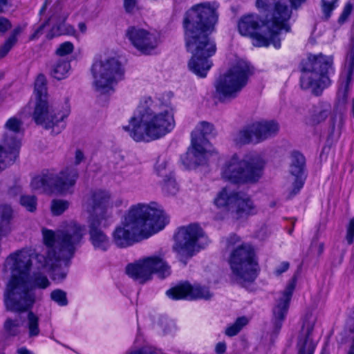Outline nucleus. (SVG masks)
Here are the masks:
<instances>
[{
	"label": "nucleus",
	"mask_w": 354,
	"mask_h": 354,
	"mask_svg": "<svg viewBox=\"0 0 354 354\" xmlns=\"http://www.w3.org/2000/svg\"><path fill=\"white\" fill-rule=\"evenodd\" d=\"M296 279L293 277L288 283L286 289L283 290L281 297L277 301V305L273 308L272 317V337H276L283 325L286 314L288 313L289 303L295 290Z\"/></svg>",
	"instance_id": "20"
},
{
	"label": "nucleus",
	"mask_w": 354,
	"mask_h": 354,
	"mask_svg": "<svg viewBox=\"0 0 354 354\" xmlns=\"http://www.w3.org/2000/svg\"><path fill=\"white\" fill-rule=\"evenodd\" d=\"M17 354H33V353L28 350L26 347H21L17 350Z\"/></svg>",
	"instance_id": "59"
},
{
	"label": "nucleus",
	"mask_w": 354,
	"mask_h": 354,
	"mask_svg": "<svg viewBox=\"0 0 354 354\" xmlns=\"http://www.w3.org/2000/svg\"><path fill=\"white\" fill-rule=\"evenodd\" d=\"M214 126L207 122H201L192 133V145L182 162L187 169H194L206 162L209 141L206 136L213 133Z\"/></svg>",
	"instance_id": "16"
},
{
	"label": "nucleus",
	"mask_w": 354,
	"mask_h": 354,
	"mask_svg": "<svg viewBox=\"0 0 354 354\" xmlns=\"http://www.w3.org/2000/svg\"><path fill=\"white\" fill-rule=\"evenodd\" d=\"M315 324V318L311 315H306L299 331L297 342V354H314L315 344L311 338L312 333Z\"/></svg>",
	"instance_id": "23"
},
{
	"label": "nucleus",
	"mask_w": 354,
	"mask_h": 354,
	"mask_svg": "<svg viewBox=\"0 0 354 354\" xmlns=\"http://www.w3.org/2000/svg\"><path fill=\"white\" fill-rule=\"evenodd\" d=\"M34 285L40 288H46L50 285V281L44 274L35 273L33 276Z\"/></svg>",
	"instance_id": "43"
},
{
	"label": "nucleus",
	"mask_w": 354,
	"mask_h": 354,
	"mask_svg": "<svg viewBox=\"0 0 354 354\" xmlns=\"http://www.w3.org/2000/svg\"><path fill=\"white\" fill-rule=\"evenodd\" d=\"M339 0H321V10L323 19L328 20L333 11L337 7Z\"/></svg>",
	"instance_id": "37"
},
{
	"label": "nucleus",
	"mask_w": 354,
	"mask_h": 354,
	"mask_svg": "<svg viewBox=\"0 0 354 354\" xmlns=\"http://www.w3.org/2000/svg\"><path fill=\"white\" fill-rule=\"evenodd\" d=\"M301 72V88L310 91L316 96H319L331 84L330 75L335 72L333 58L322 53L310 55L302 62Z\"/></svg>",
	"instance_id": "8"
},
{
	"label": "nucleus",
	"mask_w": 354,
	"mask_h": 354,
	"mask_svg": "<svg viewBox=\"0 0 354 354\" xmlns=\"http://www.w3.org/2000/svg\"><path fill=\"white\" fill-rule=\"evenodd\" d=\"M351 80L352 78L344 77V75L342 74L340 77L341 86L337 93L339 104H345L346 103L348 96L349 86Z\"/></svg>",
	"instance_id": "33"
},
{
	"label": "nucleus",
	"mask_w": 354,
	"mask_h": 354,
	"mask_svg": "<svg viewBox=\"0 0 354 354\" xmlns=\"http://www.w3.org/2000/svg\"><path fill=\"white\" fill-rule=\"evenodd\" d=\"M247 324L248 319L245 317H239L234 324L226 328L225 333L227 336L233 337L237 335Z\"/></svg>",
	"instance_id": "38"
},
{
	"label": "nucleus",
	"mask_w": 354,
	"mask_h": 354,
	"mask_svg": "<svg viewBox=\"0 0 354 354\" xmlns=\"http://www.w3.org/2000/svg\"><path fill=\"white\" fill-rule=\"evenodd\" d=\"M352 10H353V5L350 2H348L345 5L342 12L339 17L338 22L339 24L344 23L347 20V19L348 18L350 15L351 14Z\"/></svg>",
	"instance_id": "47"
},
{
	"label": "nucleus",
	"mask_w": 354,
	"mask_h": 354,
	"mask_svg": "<svg viewBox=\"0 0 354 354\" xmlns=\"http://www.w3.org/2000/svg\"><path fill=\"white\" fill-rule=\"evenodd\" d=\"M48 5V1H46L45 3H44L43 6L40 9L39 15H41L46 12Z\"/></svg>",
	"instance_id": "62"
},
{
	"label": "nucleus",
	"mask_w": 354,
	"mask_h": 354,
	"mask_svg": "<svg viewBox=\"0 0 354 354\" xmlns=\"http://www.w3.org/2000/svg\"><path fill=\"white\" fill-rule=\"evenodd\" d=\"M126 36L134 47L146 55L150 54L158 46L156 35L143 28L131 26L127 30Z\"/></svg>",
	"instance_id": "21"
},
{
	"label": "nucleus",
	"mask_w": 354,
	"mask_h": 354,
	"mask_svg": "<svg viewBox=\"0 0 354 354\" xmlns=\"http://www.w3.org/2000/svg\"><path fill=\"white\" fill-rule=\"evenodd\" d=\"M256 133V142H261L274 136L279 131V124L273 120L253 123Z\"/></svg>",
	"instance_id": "27"
},
{
	"label": "nucleus",
	"mask_w": 354,
	"mask_h": 354,
	"mask_svg": "<svg viewBox=\"0 0 354 354\" xmlns=\"http://www.w3.org/2000/svg\"><path fill=\"white\" fill-rule=\"evenodd\" d=\"M20 204L29 212H35L37 208V199L34 196L24 195L20 197Z\"/></svg>",
	"instance_id": "39"
},
{
	"label": "nucleus",
	"mask_w": 354,
	"mask_h": 354,
	"mask_svg": "<svg viewBox=\"0 0 354 354\" xmlns=\"http://www.w3.org/2000/svg\"><path fill=\"white\" fill-rule=\"evenodd\" d=\"M23 122L16 117L10 118L5 124L6 132L3 136L2 145H0V150L2 151H10L17 149V158L19 156L21 146L19 135L22 133Z\"/></svg>",
	"instance_id": "22"
},
{
	"label": "nucleus",
	"mask_w": 354,
	"mask_h": 354,
	"mask_svg": "<svg viewBox=\"0 0 354 354\" xmlns=\"http://www.w3.org/2000/svg\"><path fill=\"white\" fill-rule=\"evenodd\" d=\"M91 72L95 90L101 93L109 92L124 75L122 64L115 57L95 62L92 66Z\"/></svg>",
	"instance_id": "17"
},
{
	"label": "nucleus",
	"mask_w": 354,
	"mask_h": 354,
	"mask_svg": "<svg viewBox=\"0 0 354 354\" xmlns=\"http://www.w3.org/2000/svg\"><path fill=\"white\" fill-rule=\"evenodd\" d=\"M65 26L64 24H60L57 27H53L52 31L54 32L52 36L49 38H53L55 35H59L62 34H70L74 32V29L71 26H68L66 28V30H62Z\"/></svg>",
	"instance_id": "48"
},
{
	"label": "nucleus",
	"mask_w": 354,
	"mask_h": 354,
	"mask_svg": "<svg viewBox=\"0 0 354 354\" xmlns=\"http://www.w3.org/2000/svg\"><path fill=\"white\" fill-rule=\"evenodd\" d=\"M23 31V28L18 26L15 27L10 32L9 37L5 40L3 44L0 46V59L6 57L10 50L15 46L18 41V37Z\"/></svg>",
	"instance_id": "29"
},
{
	"label": "nucleus",
	"mask_w": 354,
	"mask_h": 354,
	"mask_svg": "<svg viewBox=\"0 0 354 354\" xmlns=\"http://www.w3.org/2000/svg\"><path fill=\"white\" fill-rule=\"evenodd\" d=\"M346 240L347 243L351 245L354 241V217L352 218L347 226Z\"/></svg>",
	"instance_id": "46"
},
{
	"label": "nucleus",
	"mask_w": 354,
	"mask_h": 354,
	"mask_svg": "<svg viewBox=\"0 0 354 354\" xmlns=\"http://www.w3.org/2000/svg\"><path fill=\"white\" fill-rule=\"evenodd\" d=\"M8 1L7 0H0V13L4 12V8L7 6Z\"/></svg>",
	"instance_id": "61"
},
{
	"label": "nucleus",
	"mask_w": 354,
	"mask_h": 354,
	"mask_svg": "<svg viewBox=\"0 0 354 354\" xmlns=\"http://www.w3.org/2000/svg\"><path fill=\"white\" fill-rule=\"evenodd\" d=\"M39 317L32 311H29L27 315L26 327L28 328L30 337H37L39 335Z\"/></svg>",
	"instance_id": "30"
},
{
	"label": "nucleus",
	"mask_w": 354,
	"mask_h": 354,
	"mask_svg": "<svg viewBox=\"0 0 354 354\" xmlns=\"http://www.w3.org/2000/svg\"><path fill=\"white\" fill-rule=\"evenodd\" d=\"M46 84L45 75L39 74L35 82L36 104L32 118L37 124L46 129H51L53 133L58 134L65 129L64 120L68 116L70 111H60L48 104Z\"/></svg>",
	"instance_id": "9"
},
{
	"label": "nucleus",
	"mask_w": 354,
	"mask_h": 354,
	"mask_svg": "<svg viewBox=\"0 0 354 354\" xmlns=\"http://www.w3.org/2000/svg\"><path fill=\"white\" fill-rule=\"evenodd\" d=\"M19 322L17 319L13 320L12 319H7L4 323V329L6 333L15 336L19 333Z\"/></svg>",
	"instance_id": "42"
},
{
	"label": "nucleus",
	"mask_w": 354,
	"mask_h": 354,
	"mask_svg": "<svg viewBox=\"0 0 354 354\" xmlns=\"http://www.w3.org/2000/svg\"><path fill=\"white\" fill-rule=\"evenodd\" d=\"M112 207L111 194L106 190L91 191L86 200L89 241L95 250L106 252L111 245V240L102 229L111 223Z\"/></svg>",
	"instance_id": "6"
},
{
	"label": "nucleus",
	"mask_w": 354,
	"mask_h": 354,
	"mask_svg": "<svg viewBox=\"0 0 354 354\" xmlns=\"http://www.w3.org/2000/svg\"><path fill=\"white\" fill-rule=\"evenodd\" d=\"M290 0H281L276 5L265 10L262 21L266 31L263 35L256 36L255 45L258 47L268 46L272 44L276 48L281 46L279 35L282 30L290 31L289 20L292 15Z\"/></svg>",
	"instance_id": "10"
},
{
	"label": "nucleus",
	"mask_w": 354,
	"mask_h": 354,
	"mask_svg": "<svg viewBox=\"0 0 354 354\" xmlns=\"http://www.w3.org/2000/svg\"><path fill=\"white\" fill-rule=\"evenodd\" d=\"M289 263L287 261L282 262L278 268H276L274 272L276 275L279 276L281 275L282 273L288 270L289 268Z\"/></svg>",
	"instance_id": "53"
},
{
	"label": "nucleus",
	"mask_w": 354,
	"mask_h": 354,
	"mask_svg": "<svg viewBox=\"0 0 354 354\" xmlns=\"http://www.w3.org/2000/svg\"><path fill=\"white\" fill-rule=\"evenodd\" d=\"M17 149L10 151H2L0 150V171L4 170L8 166L12 165L17 159Z\"/></svg>",
	"instance_id": "35"
},
{
	"label": "nucleus",
	"mask_w": 354,
	"mask_h": 354,
	"mask_svg": "<svg viewBox=\"0 0 354 354\" xmlns=\"http://www.w3.org/2000/svg\"><path fill=\"white\" fill-rule=\"evenodd\" d=\"M168 223V216L156 203L133 205L113 231L112 242L120 248L129 247L160 231Z\"/></svg>",
	"instance_id": "3"
},
{
	"label": "nucleus",
	"mask_w": 354,
	"mask_h": 354,
	"mask_svg": "<svg viewBox=\"0 0 354 354\" xmlns=\"http://www.w3.org/2000/svg\"><path fill=\"white\" fill-rule=\"evenodd\" d=\"M265 165L258 154H248L243 159L234 154L224 165L222 178L234 184L255 183L261 178Z\"/></svg>",
	"instance_id": "11"
},
{
	"label": "nucleus",
	"mask_w": 354,
	"mask_h": 354,
	"mask_svg": "<svg viewBox=\"0 0 354 354\" xmlns=\"http://www.w3.org/2000/svg\"><path fill=\"white\" fill-rule=\"evenodd\" d=\"M166 295L174 300H208L213 296V294L210 292L208 288L202 286L200 284L192 286L189 283H184L170 288L166 292Z\"/></svg>",
	"instance_id": "19"
},
{
	"label": "nucleus",
	"mask_w": 354,
	"mask_h": 354,
	"mask_svg": "<svg viewBox=\"0 0 354 354\" xmlns=\"http://www.w3.org/2000/svg\"><path fill=\"white\" fill-rule=\"evenodd\" d=\"M214 203L217 207L231 212L236 219L257 213L256 206L249 197L238 192L229 193L226 188L218 193Z\"/></svg>",
	"instance_id": "18"
},
{
	"label": "nucleus",
	"mask_w": 354,
	"mask_h": 354,
	"mask_svg": "<svg viewBox=\"0 0 354 354\" xmlns=\"http://www.w3.org/2000/svg\"><path fill=\"white\" fill-rule=\"evenodd\" d=\"M12 28V23L10 21L4 17H0V32L1 34H5Z\"/></svg>",
	"instance_id": "49"
},
{
	"label": "nucleus",
	"mask_w": 354,
	"mask_h": 354,
	"mask_svg": "<svg viewBox=\"0 0 354 354\" xmlns=\"http://www.w3.org/2000/svg\"><path fill=\"white\" fill-rule=\"evenodd\" d=\"M137 0H124V8L127 13H133L137 9Z\"/></svg>",
	"instance_id": "50"
},
{
	"label": "nucleus",
	"mask_w": 354,
	"mask_h": 354,
	"mask_svg": "<svg viewBox=\"0 0 354 354\" xmlns=\"http://www.w3.org/2000/svg\"><path fill=\"white\" fill-rule=\"evenodd\" d=\"M291 162L290 165V173L295 176V181L292 183V189L287 195L288 199L292 198L297 195L304 184V178L303 177L306 159L305 157L299 151H293L291 153Z\"/></svg>",
	"instance_id": "24"
},
{
	"label": "nucleus",
	"mask_w": 354,
	"mask_h": 354,
	"mask_svg": "<svg viewBox=\"0 0 354 354\" xmlns=\"http://www.w3.org/2000/svg\"><path fill=\"white\" fill-rule=\"evenodd\" d=\"M86 234L84 225L70 221L55 232L42 229L46 256L37 254V259L47 268L54 281H62L68 273V261L73 257Z\"/></svg>",
	"instance_id": "2"
},
{
	"label": "nucleus",
	"mask_w": 354,
	"mask_h": 354,
	"mask_svg": "<svg viewBox=\"0 0 354 354\" xmlns=\"http://www.w3.org/2000/svg\"><path fill=\"white\" fill-rule=\"evenodd\" d=\"M331 114V104L326 101H319L309 109L306 122L310 126L316 127L325 122Z\"/></svg>",
	"instance_id": "25"
},
{
	"label": "nucleus",
	"mask_w": 354,
	"mask_h": 354,
	"mask_svg": "<svg viewBox=\"0 0 354 354\" xmlns=\"http://www.w3.org/2000/svg\"><path fill=\"white\" fill-rule=\"evenodd\" d=\"M84 156L82 151L77 149L75 152V165H79L84 159Z\"/></svg>",
	"instance_id": "57"
},
{
	"label": "nucleus",
	"mask_w": 354,
	"mask_h": 354,
	"mask_svg": "<svg viewBox=\"0 0 354 354\" xmlns=\"http://www.w3.org/2000/svg\"><path fill=\"white\" fill-rule=\"evenodd\" d=\"M31 267V253L27 249L16 250L6 257L3 272L11 274L4 293L8 310L24 312L32 307L35 297L28 283Z\"/></svg>",
	"instance_id": "5"
},
{
	"label": "nucleus",
	"mask_w": 354,
	"mask_h": 354,
	"mask_svg": "<svg viewBox=\"0 0 354 354\" xmlns=\"http://www.w3.org/2000/svg\"><path fill=\"white\" fill-rule=\"evenodd\" d=\"M259 27V19L257 15H248L241 17L238 24L239 31L241 35L248 36L253 39L255 45L256 36L261 35L257 32Z\"/></svg>",
	"instance_id": "26"
},
{
	"label": "nucleus",
	"mask_w": 354,
	"mask_h": 354,
	"mask_svg": "<svg viewBox=\"0 0 354 354\" xmlns=\"http://www.w3.org/2000/svg\"><path fill=\"white\" fill-rule=\"evenodd\" d=\"M49 19L44 21L42 24H41L34 32V33L31 35L30 39H35L39 37V35L42 33L44 28L48 24Z\"/></svg>",
	"instance_id": "52"
},
{
	"label": "nucleus",
	"mask_w": 354,
	"mask_h": 354,
	"mask_svg": "<svg viewBox=\"0 0 354 354\" xmlns=\"http://www.w3.org/2000/svg\"><path fill=\"white\" fill-rule=\"evenodd\" d=\"M127 274L134 281L143 284L152 279L153 274L165 279L170 275L171 267L162 254L144 257L126 267Z\"/></svg>",
	"instance_id": "15"
},
{
	"label": "nucleus",
	"mask_w": 354,
	"mask_h": 354,
	"mask_svg": "<svg viewBox=\"0 0 354 354\" xmlns=\"http://www.w3.org/2000/svg\"><path fill=\"white\" fill-rule=\"evenodd\" d=\"M354 72V44H351L349 46L346 60H345V67L344 71L342 74L344 75V77H347L348 78L353 77V74Z\"/></svg>",
	"instance_id": "34"
},
{
	"label": "nucleus",
	"mask_w": 354,
	"mask_h": 354,
	"mask_svg": "<svg viewBox=\"0 0 354 354\" xmlns=\"http://www.w3.org/2000/svg\"><path fill=\"white\" fill-rule=\"evenodd\" d=\"M175 127L174 113L170 106L160 100L145 98L138 106L129 124L123 129L136 142H150L160 139Z\"/></svg>",
	"instance_id": "4"
},
{
	"label": "nucleus",
	"mask_w": 354,
	"mask_h": 354,
	"mask_svg": "<svg viewBox=\"0 0 354 354\" xmlns=\"http://www.w3.org/2000/svg\"><path fill=\"white\" fill-rule=\"evenodd\" d=\"M253 123L248 125L233 135V141L236 145H244L256 142V133Z\"/></svg>",
	"instance_id": "28"
},
{
	"label": "nucleus",
	"mask_w": 354,
	"mask_h": 354,
	"mask_svg": "<svg viewBox=\"0 0 354 354\" xmlns=\"http://www.w3.org/2000/svg\"><path fill=\"white\" fill-rule=\"evenodd\" d=\"M79 174L74 166L67 167L59 173L46 171L35 177L30 183L32 189L47 194H66L72 193Z\"/></svg>",
	"instance_id": "12"
},
{
	"label": "nucleus",
	"mask_w": 354,
	"mask_h": 354,
	"mask_svg": "<svg viewBox=\"0 0 354 354\" xmlns=\"http://www.w3.org/2000/svg\"><path fill=\"white\" fill-rule=\"evenodd\" d=\"M281 1V0H257L256 6L262 12L265 10H268L269 8L273 6V5H276Z\"/></svg>",
	"instance_id": "45"
},
{
	"label": "nucleus",
	"mask_w": 354,
	"mask_h": 354,
	"mask_svg": "<svg viewBox=\"0 0 354 354\" xmlns=\"http://www.w3.org/2000/svg\"><path fill=\"white\" fill-rule=\"evenodd\" d=\"M226 351V344L225 342H218L215 347V351L218 354H223Z\"/></svg>",
	"instance_id": "56"
},
{
	"label": "nucleus",
	"mask_w": 354,
	"mask_h": 354,
	"mask_svg": "<svg viewBox=\"0 0 354 354\" xmlns=\"http://www.w3.org/2000/svg\"><path fill=\"white\" fill-rule=\"evenodd\" d=\"M216 4L204 3L194 6L184 15L183 27L187 51L192 54L188 66L194 74L205 77L212 67L209 59L216 48L209 37L218 21Z\"/></svg>",
	"instance_id": "1"
},
{
	"label": "nucleus",
	"mask_w": 354,
	"mask_h": 354,
	"mask_svg": "<svg viewBox=\"0 0 354 354\" xmlns=\"http://www.w3.org/2000/svg\"><path fill=\"white\" fill-rule=\"evenodd\" d=\"M240 237L230 235L226 241L228 249L233 248L229 257L231 279L241 286L253 282L258 275V263L251 245L241 243Z\"/></svg>",
	"instance_id": "7"
},
{
	"label": "nucleus",
	"mask_w": 354,
	"mask_h": 354,
	"mask_svg": "<svg viewBox=\"0 0 354 354\" xmlns=\"http://www.w3.org/2000/svg\"><path fill=\"white\" fill-rule=\"evenodd\" d=\"M347 354H354V337L352 339Z\"/></svg>",
	"instance_id": "63"
},
{
	"label": "nucleus",
	"mask_w": 354,
	"mask_h": 354,
	"mask_svg": "<svg viewBox=\"0 0 354 354\" xmlns=\"http://www.w3.org/2000/svg\"><path fill=\"white\" fill-rule=\"evenodd\" d=\"M207 243L208 239L202 227L197 223H191L178 228L173 249L178 260L185 266Z\"/></svg>",
	"instance_id": "14"
},
{
	"label": "nucleus",
	"mask_w": 354,
	"mask_h": 354,
	"mask_svg": "<svg viewBox=\"0 0 354 354\" xmlns=\"http://www.w3.org/2000/svg\"><path fill=\"white\" fill-rule=\"evenodd\" d=\"M78 27H79L80 30L82 33L86 32V24L84 23H80L78 24Z\"/></svg>",
	"instance_id": "64"
},
{
	"label": "nucleus",
	"mask_w": 354,
	"mask_h": 354,
	"mask_svg": "<svg viewBox=\"0 0 354 354\" xmlns=\"http://www.w3.org/2000/svg\"><path fill=\"white\" fill-rule=\"evenodd\" d=\"M290 7L292 9V8H294L297 9L298 7H299L303 3L306 1V0H290Z\"/></svg>",
	"instance_id": "58"
},
{
	"label": "nucleus",
	"mask_w": 354,
	"mask_h": 354,
	"mask_svg": "<svg viewBox=\"0 0 354 354\" xmlns=\"http://www.w3.org/2000/svg\"><path fill=\"white\" fill-rule=\"evenodd\" d=\"M161 186L162 192L166 196H175L179 191V186L173 174L162 179Z\"/></svg>",
	"instance_id": "31"
},
{
	"label": "nucleus",
	"mask_w": 354,
	"mask_h": 354,
	"mask_svg": "<svg viewBox=\"0 0 354 354\" xmlns=\"http://www.w3.org/2000/svg\"><path fill=\"white\" fill-rule=\"evenodd\" d=\"M252 74L249 64L239 60L216 82V91L218 100L222 102H228L236 98L248 83Z\"/></svg>",
	"instance_id": "13"
},
{
	"label": "nucleus",
	"mask_w": 354,
	"mask_h": 354,
	"mask_svg": "<svg viewBox=\"0 0 354 354\" xmlns=\"http://www.w3.org/2000/svg\"><path fill=\"white\" fill-rule=\"evenodd\" d=\"M74 49L73 44L70 41H65L61 44L56 50V54L63 57L71 54Z\"/></svg>",
	"instance_id": "44"
},
{
	"label": "nucleus",
	"mask_w": 354,
	"mask_h": 354,
	"mask_svg": "<svg viewBox=\"0 0 354 354\" xmlns=\"http://www.w3.org/2000/svg\"><path fill=\"white\" fill-rule=\"evenodd\" d=\"M20 192H21V188L19 187H13L9 189L8 194L10 195L14 196Z\"/></svg>",
	"instance_id": "60"
},
{
	"label": "nucleus",
	"mask_w": 354,
	"mask_h": 354,
	"mask_svg": "<svg viewBox=\"0 0 354 354\" xmlns=\"http://www.w3.org/2000/svg\"><path fill=\"white\" fill-rule=\"evenodd\" d=\"M50 298L60 306H65L68 304L66 293L62 290L57 289L50 293Z\"/></svg>",
	"instance_id": "41"
},
{
	"label": "nucleus",
	"mask_w": 354,
	"mask_h": 354,
	"mask_svg": "<svg viewBox=\"0 0 354 354\" xmlns=\"http://www.w3.org/2000/svg\"><path fill=\"white\" fill-rule=\"evenodd\" d=\"M68 202L64 200H53L51 203V211L53 215H61L68 207Z\"/></svg>",
	"instance_id": "40"
},
{
	"label": "nucleus",
	"mask_w": 354,
	"mask_h": 354,
	"mask_svg": "<svg viewBox=\"0 0 354 354\" xmlns=\"http://www.w3.org/2000/svg\"><path fill=\"white\" fill-rule=\"evenodd\" d=\"M336 124V115H331L329 120V136H332L334 133Z\"/></svg>",
	"instance_id": "55"
},
{
	"label": "nucleus",
	"mask_w": 354,
	"mask_h": 354,
	"mask_svg": "<svg viewBox=\"0 0 354 354\" xmlns=\"http://www.w3.org/2000/svg\"><path fill=\"white\" fill-rule=\"evenodd\" d=\"M156 174L162 179L173 174L169 167V160L165 156H159L155 165Z\"/></svg>",
	"instance_id": "32"
},
{
	"label": "nucleus",
	"mask_w": 354,
	"mask_h": 354,
	"mask_svg": "<svg viewBox=\"0 0 354 354\" xmlns=\"http://www.w3.org/2000/svg\"><path fill=\"white\" fill-rule=\"evenodd\" d=\"M311 248H315L317 255L321 256L324 250V243H318L315 241H313L311 243Z\"/></svg>",
	"instance_id": "51"
},
{
	"label": "nucleus",
	"mask_w": 354,
	"mask_h": 354,
	"mask_svg": "<svg viewBox=\"0 0 354 354\" xmlns=\"http://www.w3.org/2000/svg\"><path fill=\"white\" fill-rule=\"evenodd\" d=\"M70 68L71 64L69 62L59 60L54 66L52 75L57 80H62L66 77Z\"/></svg>",
	"instance_id": "36"
},
{
	"label": "nucleus",
	"mask_w": 354,
	"mask_h": 354,
	"mask_svg": "<svg viewBox=\"0 0 354 354\" xmlns=\"http://www.w3.org/2000/svg\"><path fill=\"white\" fill-rule=\"evenodd\" d=\"M345 329L348 330L350 333L354 332V313L347 319L345 324Z\"/></svg>",
	"instance_id": "54"
}]
</instances>
